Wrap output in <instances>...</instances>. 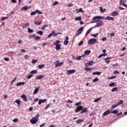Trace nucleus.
Returning <instances> with one entry per match:
<instances>
[{
	"label": "nucleus",
	"instance_id": "f257e3e1",
	"mask_svg": "<svg viewBox=\"0 0 127 127\" xmlns=\"http://www.w3.org/2000/svg\"><path fill=\"white\" fill-rule=\"evenodd\" d=\"M40 115L39 114H37L36 116L34 117H33L32 119L30 120V122L31 124L33 125H35L37 122H38V119H39V117Z\"/></svg>",
	"mask_w": 127,
	"mask_h": 127
},
{
	"label": "nucleus",
	"instance_id": "f03ea898",
	"mask_svg": "<svg viewBox=\"0 0 127 127\" xmlns=\"http://www.w3.org/2000/svg\"><path fill=\"white\" fill-rule=\"evenodd\" d=\"M105 18V17L104 16H96L93 17V20L91 22V23H95L97 22L96 19H104Z\"/></svg>",
	"mask_w": 127,
	"mask_h": 127
},
{
	"label": "nucleus",
	"instance_id": "7ed1b4c3",
	"mask_svg": "<svg viewBox=\"0 0 127 127\" xmlns=\"http://www.w3.org/2000/svg\"><path fill=\"white\" fill-rule=\"evenodd\" d=\"M103 24H104V22L103 21V20H96V24L95 25V27H99L100 26H102Z\"/></svg>",
	"mask_w": 127,
	"mask_h": 127
},
{
	"label": "nucleus",
	"instance_id": "20e7f679",
	"mask_svg": "<svg viewBox=\"0 0 127 127\" xmlns=\"http://www.w3.org/2000/svg\"><path fill=\"white\" fill-rule=\"evenodd\" d=\"M96 42H97V39H90L88 41L87 43H88V44H89V45H94V44H95Z\"/></svg>",
	"mask_w": 127,
	"mask_h": 127
},
{
	"label": "nucleus",
	"instance_id": "39448f33",
	"mask_svg": "<svg viewBox=\"0 0 127 127\" xmlns=\"http://www.w3.org/2000/svg\"><path fill=\"white\" fill-rule=\"evenodd\" d=\"M83 30H84V28L83 27H80L77 31V33L76 34L75 36H78V35H80V34H82V32H83Z\"/></svg>",
	"mask_w": 127,
	"mask_h": 127
},
{
	"label": "nucleus",
	"instance_id": "423d86ee",
	"mask_svg": "<svg viewBox=\"0 0 127 127\" xmlns=\"http://www.w3.org/2000/svg\"><path fill=\"white\" fill-rule=\"evenodd\" d=\"M83 110V106H79L75 110V113H78L80 112V111H82Z\"/></svg>",
	"mask_w": 127,
	"mask_h": 127
},
{
	"label": "nucleus",
	"instance_id": "0eeeda50",
	"mask_svg": "<svg viewBox=\"0 0 127 127\" xmlns=\"http://www.w3.org/2000/svg\"><path fill=\"white\" fill-rule=\"evenodd\" d=\"M75 72H76V70L72 69V70H68L66 71V74L67 75H71V74L74 73Z\"/></svg>",
	"mask_w": 127,
	"mask_h": 127
},
{
	"label": "nucleus",
	"instance_id": "6e6552de",
	"mask_svg": "<svg viewBox=\"0 0 127 127\" xmlns=\"http://www.w3.org/2000/svg\"><path fill=\"white\" fill-rule=\"evenodd\" d=\"M60 61H57V64H56L55 67H59L60 66H62L63 64H64V62H62V63H60Z\"/></svg>",
	"mask_w": 127,
	"mask_h": 127
},
{
	"label": "nucleus",
	"instance_id": "1a4fd4ad",
	"mask_svg": "<svg viewBox=\"0 0 127 127\" xmlns=\"http://www.w3.org/2000/svg\"><path fill=\"white\" fill-rule=\"evenodd\" d=\"M117 82H113L110 83L108 86L109 87H117Z\"/></svg>",
	"mask_w": 127,
	"mask_h": 127
},
{
	"label": "nucleus",
	"instance_id": "9d476101",
	"mask_svg": "<svg viewBox=\"0 0 127 127\" xmlns=\"http://www.w3.org/2000/svg\"><path fill=\"white\" fill-rule=\"evenodd\" d=\"M111 111L109 110H108L106 111L105 112L103 113V116L104 117H106V116H108V115H110L111 114Z\"/></svg>",
	"mask_w": 127,
	"mask_h": 127
},
{
	"label": "nucleus",
	"instance_id": "9b49d317",
	"mask_svg": "<svg viewBox=\"0 0 127 127\" xmlns=\"http://www.w3.org/2000/svg\"><path fill=\"white\" fill-rule=\"evenodd\" d=\"M69 37L68 36L65 37V40L64 41V45H68V43H69Z\"/></svg>",
	"mask_w": 127,
	"mask_h": 127
},
{
	"label": "nucleus",
	"instance_id": "f8f14e48",
	"mask_svg": "<svg viewBox=\"0 0 127 127\" xmlns=\"http://www.w3.org/2000/svg\"><path fill=\"white\" fill-rule=\"evenodd\" d=\"M46 102H47V99H40L39 100L38 104L41 105L42 103H46Z\"/></svg>",
	"mask_w": 127,
	"mask_h": 127
},
{
	"label": "nucleus",
	"instance_id": "ddd939ff",
	"mask_svg": "<svg viewBox=\"0 0 127 127\" xmlns=\"http://www.w3.org/2000/svg\"><path fill=\"white\" fill-rule=\"evenodd\" d=\"M88 112V108H84V109H82L81 110V111L80 112V114L82 115L84 114V113H87Z\"/></svg>",
	"mask_w": 127,
	"mask_h": 127
},
{
	"label": "nucleus",
	"instance_id": "4468645a",
	"mask_svg": "<svg viewBox=\"0 0 127 127\" xmlns=\"http://www.w3.org/2000/svg\"><path fill=\"white\" fill-rule=\"evenodd\" d=\"M104 19H108V20H112L114 21L115 19V18H114L113 17H111L110 16H107L105 18H104Z\"/></svg>",
	"mask_w": 127,
	"mask_h": 127
},
{
	"label": "nucleus",
	"instance_id": "2eb2a0df",
	"mask_svg": "<svg viewBox=\"0 0 127 127\" xmlns=\"http://www.w3.org/2000/svg\"><path fill=\"white\" fill-rule=\"evenodd\" d=\"M20 98H22L24 102H26L27 101V97H26V95L23 94L20 96Z\"/></svg>",
	"mask_w": 127,
	"mask_h": 127
},
{
	"label": "nucleus",
	"instance_id": "dca6fc26",
	"mask_svg": "<svg viewBox=\"0 0 127 127\" xmlns=\"http://www.w3.org/2000/svg\"><path fill=\"white\" fill-rule=\"evenodd\" d=\"M25 84V82H18L16 84V86L17 87H18L19 86H23V85H24Z\"/></svg>",
	"mask_w": 127,
	"mask_h": 127
},
{
	"label": "nucleus",
	"instance_id": "f3484780",
	"mask_svg": "<svg viewBox=\"0 0 127 127\" xmlns=\"http://www.w3.org/2000/svg\"><path fill=\"white\" fill-rule=\"evenodd\" d=\"M118 14H119V12H118L117 11H113L111 13L112 16H117V15H118Z\"/></svg>",
	"mask_w": 127,
	"mask_h": 127
},
{
	"label": "nucleus",
	"instance_id": "a211bd4d",
	"mask_svg": "<svg viewBox=\"0 0 127 127\" xmlns=\"http://www.w3.org/2000/svg\"><path fill=\"white\" fill-rule=\"evenodd\" d=\"M43 78H44V75H41L38 76H37L35 78V80H40V79H43Z\"/></svg>",
	"mask_w": 127,
	"mask_h": 127
},
{
	"label": "nucleus",
	"instance_id": "6ab92c4d",
	"mask_svg": "<svg viewBox=\"0 0 127 127\" xmlns=\"http://www.w3.org/2000/svg\"><path fill=\"white\" fill-rule=\"evenodd\" d=\"M55 45H56L55 49L56 50H60V49L61 48V44Z\"/></svg>",
	"mask_w": 127,
	"mask_h": 127
},
{
	"label": "nucleus",
	"instance_id": "aec40b11",
	"mask_svg": "<svg viewBox=\"0 0 127 127\" xmlns=\"http://www.w3.org/2000/svg\"><path fill=\"white\" fill-rule=\"evenodd\" d=\"M109 59H112V58L109 57V58H106V59H105L106 62L108 64H109V63H110L111 62V61L109 60Z\"/></svg>",
	"mask_w": 127,
	"mask_h": 127
},
{
	"label": "nucleus",
	"instance_id": "412c9836",
	"mask_svg": "<svg viewBox=\"0 0 127 127\" xmlns=\"http://www.w3.org/2000/svg\"><path fill=\"white\" fill-rule=\"evenodd\" d=\"M44 67H45V64H40V65H38V68H39V69H42V68H44Z\"/></svg>",
	"mask_w": 127,
	"mask_h": 127
},
{
	"label": "nucleus",
	"instance_id": "4be33fe9",
	"mask_svg": "<svg viewBox=\"0 0 127 127\" xmlns=\"http://www.w3.org/2000/svg\"><path fill=\"white\" fill-rule=\"evenodd\" d=\"M92 28H93L91 27L87 31V32L85 33V36H87V35H88V34H89V33L91 32V31L92 30Z\"/></svg>",
	"mask_w": 127,
	"mask_h": 127
},
{
	"label": "nucleus",
	"instance_id": "5701e85b",
	"mask_svg": "<svg viewBox=\"0 0 127 127\" xmlns=\"http://www.w3.org/2000/svg\"><path fill=\"white\" fill-rule=\"evenodd\" d=\"M101 74H102V72H100V71L94 72L93 73V75H101Z\"/></svg>",
	"mask_w": 127,
	"mask_h": 127
},
{
	"label": "nucleus",
	"instance_id": "b1692460",
	"mask_svg": "<svg viewBox=\"0 0 127 127\" xmlns=\"http://www.w3.org/2000/svg\"><path fill=\"white\" fill-rule=\"evenodd\" d=\"M91 53V51L90 50H86L84 51V54H86V55H89Z\"/></svg>",
	"mask_w": 127,
	"mask_h": 127
},
{
	"label": "nucleus",
	"instance_id": "393cba45",
	"mask_svg": "<svg viewBox=\"0 0 127 127\" xmlns=\"http://www.w3.org/2000/svg\"><path fill=\"white\" fill-rule=\"evenodd\" d=\"M42 22H41V21H35L34 22V23L36 25H40V24H41Z\"/></svg>",
	"mask_w": 127,
	"mask_h": 127
},
{
	"label": "nucleus",
	"instance_id": "a878e982",
	"mask_svg": "<svg viewBox=\"0 0 127 127\" xmlns=\"http://www.w3.org/2000/svg\"><path fill=\"white\" fill-rule=\"evenodd\" d=\"M75 21H77L78 20H79V21L82 20V18L81 16H79V17H76L75 18Z\"/></svg>",
	"mask_w": 127,
	"mask_h": 127
},
{
	"label": "nucleus",
	"instance_id": "bb28decb",
	"mask_svg": "<svg viewBox=\"0 0 127 127\" xmlns=\"http://www.w3.org/2000/svg\"><path fill=\"white\" fill-rule=\"evenodd\" d=\"M94 64V62H93V61H89L88 63L87 64L89 66H91L92 65H93V64Z\"/></svg>",
	"mask_w": 127,
	"mask_h": 127
},
{
	"label": "nucleus",
	"instance_id": "cd10ccee",
	"mask_svg": "<svg viewBox=\"0 0 127 127\" xmlns=\"http://www.w3.org/2000/svg\"><path fill=\"white\" fill-rule=\"evenodd\" d=\"M118 113H119V111L117 110H114L111 112V114H114V115H116V114H118Z\"/></svg>",
	"mask_w": 127,
	"mask_h": 127
},
{
	"label": "nucleus",
	"instance_id": "c85d7f7f",
	"mask_svg": "<svg viewBox=\"0 0 127 127\" xmlns=\"http://www.w3.org/2000/svg\"><path fill=\"white\" fill-rule=\"evenodd\" d=\"M15 103H16L19 106L21 103V101L18 99H17L15 101Z\"/></svg>",
	"mask_w": 127,
	"mask_h": 127
},
{
	"label": "nucleus",
	"instance_id": "c756f323",
	"mask_svg": "<svg viewBox=\"0 0 127 127\" xmlns=\"http://www.w3.org/2000/svg\"><path fill=\"white\" fill-rule=\"evenodd\" d=\"M38 91H39V89H38V88H36L33 92V94H37Z\"/></svg>",
	"mask_w": 127,
	"mask_h": 127
},
{
	"label": "nucleus",
	"instance_id": "7c9ffc66",
	"mask_svg": "<svg viewBox=\"0 0 127 127\" xmlns=\"http://www.w3.org/2000/svg\"><path fill=\"white\" fill-rule=\"evenodd\" d=\"M29 26V23H26L25 24L24 26H23V28H27V27H28Z\"/></svg>",
	"mask_w": 127,
	"mask_h": 127
},
{
	"label": "nucleus",
	"instance_id": "2f4dec72",
	"mask_svg": "<svg viewBox=\"0 0 127 127\" xmlns=\"http://www.w3.org/2000/svg\"><path fill=\"white\" fill-rule=\"evenodd\" d=\"M118 91V87H114L112 90L111 92H117Z\"/></svg>",
	"mask_w": 127,
	"mask_h": 127
},
{
	"label": "nucleus",
	"instance_id": "473e14b6",
	"mask_svg": "<svg viewBox=\"0 0 127 127\" xmlns=\"http://www.w3.org/2000/svg\"><path fill=\"white\" fill-rule=\"evenodd\" d=\"M83 122H84V120H82V119H79L78 120H77L76 123V124H77L78 125H79V124H80V123H83Z\"/></svg>",
	"mask_w": 127,
	"mask_h": 127
},
{
	"label": "nucleus",
	"instance_id": "72a5a7b5",
	"mask_svg": "<svg viewBox=\"0 0 127 127\" xmlns=\"http://www.w3.org/2000/svg\"><path fill=\"white\" fill-rule=\"evenodd\" d=\"M100 10L103 13H104V12H106V9H103V7H102V6L100 7Z\"/></svg>",
	"mask_w": 127,
	"mask_h": 127
},
{
	"label": "nucleus",
	"instance_id": "f704fd0d",
	"mask_svg": "<svg viewBox=\"0 0 127 127\" xmlns=\"http://www.w3.org/2000/svg\"><path fill=\"white\" fill-rule=\"evenodd\" d=\"M43 31H38L37 32V34H39V35H43Z\"/></svg>",
	"mask_w": 127,
	"mask_h": 127
},
{
	"label": "nucleus",
	"instance_id": "c9c22d12",
	"mask_svg": "<svg viewBox=\"0 0 127 127\" xmlns=\"http://www.w3.org/2000/svg\"><path fill=\"white\" fill-rule=\"evenodd\" d=\"M28 8V6H25L22 7L21 10H26Z\"/></svg>",
	"mask_w": 127,
	"mask_h": 127
},
{
	"label": "nucleus",
	"instance_id": "e433bc0d",
	"mask_svg": "<svg viewBox=\"0 0 127 127\" xmlns=\"http://www.w3.org/2000/svg\"><path fill=\"white\" fill-rule=\"evenodd\" d=\"M48 27V25H45L41 28V30H45V28Z\"/></svg>",
	"mask_w": 127,
	"mask_h": 127
},
{
	"label": "nucleus",
	"instance_id": "4c0bfd02",
	"mask_svg": "<svg viewBox=\"0 0 127 127\" xmlns=\"http://www.w3.org/2000/svg\"><path fill=\"white\" fill-rule=\"evenodd\" d=\"M119 2H120V4L123 5L124 3H126V0H120Z\"/></svg>",
	"mask_w": 127,
	"mask_h": 127
},
{
	"label": "nucleus",
	"instance_id": "58836bf2",
	"mask_svg": "<svg viewBox=\"0 0 127 127\" xmlns=\"http://www.w3.org/2000/svg\"><path fill=\"white\" fill-rule=\"evenodd\" d=\"M28 32H29V33H32L33 32V30L31 29L30 28H28Z\"/></svg>",
	"mask_w": 127,
	"mask_h": 127
},
{
	"label": "nucleus",
	"instance_id": "ea45409f",
	"mask_svg": "<svg viewBox=\"0 0 127 127\" xmlns=\"http://www.w3.org/2000/svg\"><path fill=\"white\" fill-rule=\"evenodd\" d=\"M54 32H55V31L54 30H53L52 31V33H50L49 35H48V38H50V37L51 36H52V35H53V34H54Z\"/></svg>",
	"mask_w": 127,
	"mask_h": 127
},
{
	"label": "nucleus",
	"instance_id": "a19ab883",
	"mask_svg": "<svg viewBox=\"0 0 127 127\" xmlns=\"http://www.w3.org/2000/svg\"><path fill=\"white\" fill-rule=\"evenodd\" d=\"M123 104H124V100H121L117 105H118V106H120V105H123Z\"/></svg>",
	"mask_w": 127,
	"mask_h": 127
},
{
	"label": "nucleus",
	"instance_id": "79ce46f5",
	"mask_svg": "<svg viewBox=\"0 0 127 127\" xmlns=\"http://www.w3.org/2000/svg\"><path fill=\"white\" fill-rule=\"evenodd\" d=\"M84 70L85 71H92V68L85 67Z\"/></svg>",
	"mask_w": 127,
	"mask_h": 127
},
{
	"label": "nucleus",
	"instance_id": "37998d69",
	"mask_svg": "<svg viewBox=\"0 0 127 127\" xmlns=\"http://www.w3.org/2000/svg\"><path fill=\"white\" fill-rule=\"evenodd\" d=\"M37 73V70H33L30 72V74H36Z\"/></svg>",
	"mask_w": 127,
	"mask_h": 127
},
{
	"label": "nucleus",
	"instance_id": "c03bdc74",
	"mask_svg": "<svg viewBox=\"0 0 127 127\" xmlns=\"http://www.w3.org/2000/svg\"><path fill=\"white\" fill-rule=\"evenodd\" d=\"M8 18V17H2L1 18V20L2 21H3V20H5V19H7Z\"/></svg>",
	"mask_w": 127,
	"mask_h": 127
},
{
	"label": "nucleus",
	"instance_id": "a18cd8bd",
	"mask_svg": "<svg viewBox=\"0 0 127 127\" xmlns=\"http://www.w3.org/2000/svg\"><path fill=\"white\" fill-rule=\"evenodd\" d=\"M76 60H83V59L82 58V57L81 56H78L76 57Z\"/></svg>",
	"mask_w": 127,
	"mask_h": 127
},
{
	"label": "nucleus",
	"instance_id": "49530a36",
	"mask_svg": "<svg viewBox=\"0 0 127 127\" xmlns=\"http://www.w3.org/2000/svg\"><path fill=\"white\" fill-rule=\"evenodd\" d=\"M38 61L37 60H34V59H33L32 60V64H35V63H36Z\"/></svg>",
	"mask_w": 127,
	"mask_h": 127
},
{
	"label": "nucleus",
	"instance_id": "de8ad7c7",
	"mask_svg": "<svg viewBox=\"0 0 127 127\" xmlns=\"http://www.w3.org/2000/svg\"><path fill=\"white\" fill-rule=\"evenodd\" d=\"M98 81H99V78H98L97 77H96L93 80V83H96V82H98Z\"/></svg>",
	"mask_w": 127,
	"mask_h": 127
},
{
	"label": "nucleus",
	"instance_id": "09e8293b",
	"mask_svg": "<svg viewBox=\"0 0 127 127\" xmlns=\"http://www.w3.org/2000/svg\"><path fill=\"white\" fill-rule=\"evenodd\" d=\"M101 99H102L101 97H99V98H98V99H95V100L94 101V102L95 103H97V102H99V101H100V100H101Z\"/></svg>",
	"mask_w": 127,
	"mask_h": 127
},
{
	"label": "nucleus",
	"instance_id": "8fccbe9b",
	"mask_svg": "<svg viewBox=\"0 0 127 127\" xmlns=\"http://www.w3.org/2000/svg\"><path fill=\"white\" fill-rule=\"evenodd\" d=\"M33 76L32 74H29L27 76V79H31L32 77Z\"/></svg>",
	"mask_w": 127,
	"mask_h": 127
},
{
	"label": "nucleus",
	"instance_id": "3c124183",
	"mask_svg": "<svg viewBox=\"0 0 127 127\" xmlns=\"http://www.w3.org/2000/svg\"><path fill=\"white\" fill-rule=\"evenodd\" d=\"M36 13H38L39 14H42V11H39V10H36Z\"/></svg>",
	"mask_w": 127,
	"mask_h": 127
},
{
	"label": "nucleus",
	"instance_id": "603ef678",
	"mask_svg": "<svg viewBox=\"0 0 127 127\" xmlns=\"http://www.w3.org/2000/svg\"><path fill=\"white\" fill-rule=\"evenodd\" d=\"M58 4V1H55L53 4V6H55V5Z\"/></svg>",
	"mask_w": 127,
	"mask_h": 127
},
{
	"label": "nucleus",
	"instance_id": "864d4df0",
	"mask_svg": "<svg viewBox=\"0 0 127 127\" xmlns=\"http://www.w3.org/2000/svg\"><path fill=\"white\" fill-rule=\"evenodd\" d=\"M83 43H84V41H81L78 44V46H81V45H83Z\"/></svg>",
	"mask_w": 127,
	"mask_h": 127
},
{
	"label": "nucleus",
	"instance_id": "5fc2aeb1",
	"mask_svg": "<svg viewBox=\"0 0 127 127\" xmlns=\"http://www.w3.org/2000/svg\"><path fill=\"white\" fill-rule=\"evenodd\" d=\"M60 41L59 40H57L56 43H54V45H58L59 44V43H60Z\"/></svg>",
	"mask_w": 127,
	"mask_h": 127
},
{
	"label": "nucleus",
	"instance_id": "6e6d98bb",
	"mask_svg": "<svg viewBox=\"0 0 127 127\" xmlns=\"http://www.w3.org/2000/svg\"><path fill=\"white\" fill-rule=\"evenodd\" d=\"M119 106L118 104L114 105L112 106L111 109H115V108H117Z\"/></svg>",
	"mask_w": 127,
	"mask_h": 127
},
{
	"label": "nucleus",
	"instance_id": "4d7b16f0",
	"mask_svg": "<svg viewBox=\"0 0 127 127\" xmlns=\"http://www.w3.org/2000/svg\"><path fill=\"white\" fill-rule=\"evenodd\" d=\"M32 37H33V38H34L35 37V35L33 34L32 35L29 36V38H30V39L32 38Z\"/></svg>",
	"mask_w": 127,
	"mask_h": 127
},
{
	"label": "nucleus",
	"instance_id": "13d9d810",
	"mask_svg": "<svg viewBox=\"0 0 127 127\" xmlns=\"http://www.w3.org/2000/svg\"><path fill=\"white\" fill-rule=\"evenodd\" d=\"M98 35H99V34H91V36H93L94 37V38H96V37H97V36H98Z\"/></svg>",
	"mask_w": 127,
	"mask_h": 127
},
{
	"label": "nucleus",
	"instance_id": "bf43d9fd",
	"mask_svg": "<svg viewBox=\"0 0 127 127\" xmlns=\"http://www.w3.org/2000/svg\"><path fill=\"white\" fill-rule=\"evenodd\" d=\"M77 12H84V11H83V9L82 8H80Z\"/></svg>",
	"mask_w": 127,
	"mask_h": 127
},
{
	"label": "nucleus",
	"instance_id": "052dcab7",
	"mask_svg": "<svg viewBox=\"0 0 127 127\" xmlns=\"http://www.w3.org/2000/svg\"><path fill=\"white\" fill-rule=\"evenodd\" d=\"M36 14V10L35 11L32 12L31 13V15H35Z\"/></svg>",
	"mask_w": 127,
	"mask_h": 127
},
{
	"label": "nucleus",
	"instance_id": "680f3d73",
	"mask_svg": "<svg viewBox=\"0 0 127 127\" xmlns=\"http://www.w3.org/2000/svg\"><path fill=\"white\" fill-rule=\"evenodd\" d=\"M50 105L51 104L49 103V104H48L47 105V106L45 107V110H47V109H48L49 108H50Z\"/></svg>",
	"mask_w": 127,
	"mask_h": 127
},
{
	"label": "nucleus",
	"instance_id": "e2e57ef3",
	"mask_svg": "<svg viewBox=\"0 0 127 127\" xmlns=\"http://www.w3.org/2000/svg\"><path fill=\"white\" fill-rule=\"evenodd\" d=\"M81 104H82V102H79L78 103H75V106H76V107H78V106H80Z\"/></svg>",
	"mask_w": 127,
	"mask_h": 127
},
{
	"label": "nucleus",
	"instance_id": "0e129e2a",
	"mask_svg": "<svg viewBox=\"0 0 127 127\" xmlns=\"http://www.w3.org/2000/svg\"><path fill=\"white\" fill-rule=\"evenodd\" d=\"M18 121V119H14L13 120V123H17Z\"/></svg>",
	"mask_w": 127,
	"mask_h": 127
},
{
	"label": "nucleus",
	"instance_id": "69168bd1",
	"mask_svg": "<svg viewBox=\"0 0 127 127\" xmlns=\"http://www.w3.org/2000/svg\"><path fill=\"white\" fill-rule=\"evenodd\" d=\"M4 60L5 61H9V59L8 58H4Z\"/></svg>",
	"mask_w": 127,
	"mask_h": 127
},
{
	"label": "nucleus",
	"instance_id": "338daca9",
	"mask_svg": "<svg viewBox=\"0 0 127 127\" xmlns=\"http://www.w3.org/2000/svg\"><path fill=\"white\" fill-rule=\"evenodd\" d=\"M102 41H107V38L106 37H103L102 39Z\"/></svg>",
	"mask_w": 127,
	"mask_h": 127
},
{
	"label": "nucleus",
	"instance_id": "774afa93",
	"mask_svg": "<svg viewBox=\"0 0 127 127\" xmlns=\"http://www.w3.org/2000/svg\"><path fill=\"white\" fill-rule=\"evenodd\" d=\"M40 38V37H36L35 38V40H39V39Z\"/></svg>",
	"mask_w": 127,
	"mask_h": 127
}]
</instances>
